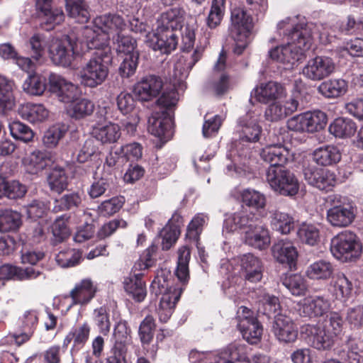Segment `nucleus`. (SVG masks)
Listing matches in <instances>:
<instances>
[{"label": "nucleus", "mask_w": 363, "mask_h": 363, "mask_svg": "<svg viewBox=\"0 0 363 363\" xmlns=\"http://www.w3.org/2000/svg\"><path fill=\"white\" fill-rule=\"evenodd\" d=\"M279 30H283L287 43L277 46L269 51L270 58L282 64L285 69H293L306 57V52L311 46L314 25L297 17L286 18L278 23Z\"/></svg>", "instance_id": "1"}, {"label": "nucleus", "mask_w": 363, "mask_h": 363, "mask_svg": "<svg viewBox=\"0 0 363 363\" xmlns=\"http://www.w3.org/2000/svg\"><path fill=\"white\" fill-rule=\"evenodd\" d=\"M181 18V11L177 8L162 13L157 20L155 32L148 37V45L162 54L175 50L178 43L177 32L182 28Z\"/></svg>", "instance_id": "2"}, {"label": "nucleus", "mask_w": 363, "mask_h": 363, "mask_svg": "<svg viewBox=\"0 0 363 363\" xmlns=\"http://www.w3.org/2000/svg\"><path fill=\"white\" fill-rule=\"evenodd\" d=\"M92 55L90 60L83 65L79 72L81 84L89 88H96L102 84L109 73L108 65L112 56L104 52V55Z\"/></svg>", "instance_id": "3"}, {"label": "nucleus", "mask_w": 363, "mask_h": 363, "mask_svg": "<svg viewBox=\"0 0 363 363\" xmlns=\"http://www.w3.org/2000/svg\"><path fill=\"white\" fill-rule=\"evenodd\" d=\"M230 21V34L235 41L234 52L240 55L250 41L254 27L253 20L244 8L235 7L231 11Z\"/></svg>", "instance_id": "4"}, {"label": "nucleus", "mask_w": 363, "mask_h": 363, "mask_svg": "<svg viewBox=\"0 0 363 363\" xmlns=\"http://www.w3.org/2000/svg\"><path fill=\"white\" fill-rule=\"evenodd\" d=\"M237 132L239 141H236L233 146L238 152V157L250 158L251 157L250 148L245 143H252L259 140L262 132L261 127L257 124V116L252 113H247L240 117L238 121Z\"/></svg>", "instance_id": "5"}, {"label": "nucleus", "mask_w": 363, "mask_h": 363, "mask_svg": "<svg viewBox=\"0 0 363 363\" xmlns=\"http://www.w3.org/2000/svg\"><path fill=\"white\" fill-rule=\"evenodd\" d=\"M330 252L337 259L342 262L354 261L362 254V245L354 233L342 231L331 240Z\"/></svg>", "instance_id": "6"}, {"label": "nucleus", "mask_w": 363, "mask_h": 363, "mask_svg": "<svg viewBox=\"0 0 363 363\" xmlns=\"http://www.w3.org/2000/svg\"><path fill=\"white\" fill-rule=\"evenodd\" d=\"M266 179L271 188L281 195L292 196L298 191L299 182L297 178L284 166L269 167Z\"/></svg>", "instance_id": "7"}, {"label": "nucleus", "mask_w": 363, "mask_h": 363, "mask_svg": "<svg viewBox=\"0 0 363 363\" xmlns=\"http://www.w3.org/2000/svg\"><path fill=\"white\" fill-rule=\"evenodd\" d=\"M326 123V114L321 111L315 110L293 116L288 120L287 128L289 130L298 133H313L323 129Z\"/></svg>", "instance_id": "8"}, {"label": "nucleus", "mask_w": 363, "mask_h": 363, "mask_svg": "<svg viewBox=\"0 0 363 363\" xmlns=\"http://www.w3.org/2000/svg\"><path fill=\"white\" fill-rule=\"evenodd\" d=\"M78 38L72 35H65L60 39L54 40L49 48L50 57L55 65L68 67L71 65L74 55L79 54Z\"/></svg>", "instance_id": "9"}, {"label": "nucleus", "mask_w": 363, "mask_h": 363, "mask_svg": "<svg viewBox=\"0 0 363 363\" xmlns=\"http://www.w3.org/2000/svg\"><path fill=\"white\" fill-rule=\"evenodd\" d=\"M331 207L327 210V221L334 227L345 228L350 225L355 218L354 207L350 203L341 201V196H329Z\"/></svg>", "instance_id": "10"}, {"label": "nucleus", "mask_w": 363, "mask_h": 363, "mask_svg": "<svg viewBox=\"0 0 363 363\" xmlns=\"http://www.w3.org/2000/svg\"><path fill=\"white\" fill-rule=\"evenodd\" d=\"M238 327L244 339L250 344H257L262 335V326L255 316L253 311L245 306H240L237 312Z\"/></svg>", "instance_id": "11"}, {"label": "nucleus", "mask_w": 363, "mask_h": 363, "mask_svg": "<svg viewBox=\"0 0 363 363\" xmlns=\"http://www.w3.org/2000/svg\"><path fill=\"white\" fill-rule=\"evenodd\" d=\"M82 39L78 41L81 45L80 50L84 52V47L85 46L88 50L94 49L95 51L92 55L99 54L104 55V52L108 53V55L112 56L111 47L109 46V37L107 34L93 26H86L83 28L81 32Z\"/></svg>", "instance_id": "12"}, {"label": "nucleus", "mask_w": 363, "mask_h": 363, "mask_svg": "<svg viewBox=\"0 0 363 363\" xmlns=\"http://www.w3.org/2000/svg\"><path fill=\"white\" fill-rule=\"evenodd\" d=\"M335 69L333 60L328 56H316L310 59L302 69V74L313 81H320L331 75Z\"/></svg>", "instance_id": "13"}, {"label": "nucleus", "mask_w": 363, "mask_h": 363, "mask_svg": "<svg viewBox=\"0 0 363 363\" xmlns=\"http://www.w3.org/2000/svg\"><path fill=\"white\" fill-rule=\"evenodd\" d=\"M259 220L249 211L242 208L229 215L224 220L223 231L233 233L240 231L242 233L252 230Z\"/></svg>", "instance_id": "14"}, {"label": "nucleus", "mask_w": 363, "mask_h": 363, "mask_svg": "<svg viewBox=\"0 0 363 363\" xmlns=\"http://www.w3.org/2000/svg\"><path fill=\"white\" fill-rule=\"evenodd\" d=\"M301 333L309 345L319 350L330 349L334 342V338L321 325H304Z\"/></svg>", "instance_id": "15"}, {"label": "nucleus", "mask_w": 363, "mask_h": 363, "mask_svg": "<svg viewBox=\"0 0 363 363\" xmlns=\"http://www.w3.org/2000/svg\"><path fill=\"white\" fill-rule=\"evenodd\" d=\"M303 175L308 184L320 190L329 191L336 184L335 173L328 169L308 166L303 169Z\"/></svg>", "instance_id": "16"}, {"label": "nucleus", "mask_w": 363, "mask_h": 363, "mask_svg": "<svg viewBox=\"0 0 363 363\" xmlns=\"http://www.w3.org/2000/svg\"><path fill=\"white\" fill-rule=\"evenodd\" d=\"M49 89L61 102L69 104L78 96L79 88L63 77L52 73L49 76Z\"/></svg>", "instance_id": "17"}, {"label": "nucleus", "mask_w": 363, "mask_h": 363, "mask_svg": "<svg viewBox=\"0 0 363 363\" xmlns=\"http://www.w3.org/2000/svg\"><path fill=\"white\" fill-rule=\"evenodd\" d=\"M148 131L161 140L167 141L172 136L173 115L168 111L154 113L148 120Z\"/></svg>", "instance_id": "18"}, {"label": "nucleus", "mask_w": 363, "mask_h": 363, "mask_svg": "<svg viewBox=\"0 0 363 363\" xmlns=\"http://www.w3.org/2000/svg\"><path fill=\"white\" fill-rule=\"evenodd\" d=\"M331 308L330 301L323 296H309L299 303L300 314L304 317L315 318L326 314Z\"/></svg>", "instance_id": "19"}, {"label": "nucleus", "mask_w": 363, "mask_h": 363, "mask_svg": "<svg viewBox=\"0 0 363 363\" xmlns=\"http://www.w3.org/2000/svg\"><path fill=\"white\" fill-rule=\"evenodd\" d=\"M96 28L108 35L109 38H115L123 33L127 28L123 18L116 13L104 14L96 17L94 21Z\"/></svg>", "instance_id": "20"}, {"label": "nucleus", "mask_w": 363, "mask_h": 363, "mask_svg": "<svg viewBox=\"0 0 363 363\" xmlns=\"http://www.w3.org/2000/svg\"><path fill=\"white\" fill-rule=\"evenodd\" d=\"M185 52L177 57L174 65V86L177 84L179 86L183 84L192 67L201 59L202 55V50L200 49L195 50L192 54H189L188 52Z\"/></svg>", "instance_id": "21"}, {"label": "nucleus", "mask_w": 363, "mask_h": 363, "mask_svg": "<svg viewBox=\"0 0 363 363\" xmlns=\"http://www.w3.org/2000/svg\"><path fill=\"white\" fill-rule=\"evenodd\" d=\"M272 332L279 342L290 343L296 341L298 329L291 318L283 314L275 316Z\"/></svg>", "instance_id": "22"}, {"label": "nucleus", "mask_w": 363, "mask_h": 363, "mask_svg": "<svg viewBox=\"0 0 363 363\" xmlns=\"http://www.w3.org/2000/svg\"><path fill=\"white\" fill-rule=\"evenodd\" d=\"M91 134L101 144L108 145L118 142L121 136V129L120 125L115 123L97 122L92 126Z\"/></svg>", "instance_id": "23"}, {"label": "nucleus", "mask_w": 363, "mask_h": 363, "mask_svg": "<svg viewBox=\"0 0 363 363\" xmlns=\"http://www.w3.org/2000/svg\"><path fill=\"white\" fill-rule=\"evenodd\" d=\"M240 273L245 281L256 283L262 278V264L260 259L251 253L240 257Z\"/></svg>", "instance_id": "24"}, {"label": "nucleus", "mask_w": 363, "mask_h": 363, "mask_svg": "<svg viewBox=\"0 0 363 363\" xmlns=\"http://www.w3.org/2000/svg\"><path fill=\"white\" fill-rule=\"evenodd\" d=\"M162 88L160 77L149 75L141 79L134 86V93L141 101H150L157 96Z\"/></svg>", "instance_id": "25"}, {"label": "nucleus", "mask_w": 363, "mask_h": 363, "mask_svg": "<svg viewBox=\"0 0 363 363\" xmlns=\"http://www.w3.org/2000/svg\"><path fill=\"white\" fill-rule=\"evenodd\" d=\"M250 363L245 345L233 342L222 350L216 363Z\"/></svg>", "instance_id": "26"}, {"label": "nucleus", "mask_w": 363, "mask_h": 363, "mask_svg": "<svg viewBox=\"0 0 363 363\" xmlns=\"http://www.w3.org/2000/svg\"><path fill=\"white\" fill-rule=\"evenodd\" d=\"M296 96L290 97L282 104L274 102L266 109L264 116L267 121H278L296 111L298 106Z\"/></svg>", "instance_id": "27"}, {"label": "nucleus", "mask_w": 363, "mask_h": 363, "mask_svg": "<svg viewBox=\"0 0 363 363\" xmlns=\"http://www.w3.org/2000/svg\"><path fill=\"white\" fill-rule=\"evenodd\" d=\"M91 328L87 323L79 324L73 328L66 335L63 340L62 347L67 348L72 342L73 345L71 353L82 349L88 341Z\"/></svg>", "instance_id": "28"}, {"label": "nucleus", "mask_w": 363, "mask_h": 363, "mask_svg": "<svg viewBox=\"0 0 363 363\" xmlns=\"http://www.w3.org/2000/svg\"><path fill=\"white\" fill-rule=\"evenodd\" d=\"M254 294L259 313L269 317L280 309L279 298L274 295L269 294L264 289L258 288L254 291Z\"/></svg>", "instance_id": "29"}, {"label": "nucleus", "mask_w": 363, "mask_h": 363, "mask_svg": "<svg viewBox=\"0 0 363 363\" xmlns=\"http://www.w3.org/2000/svg\"><path fill=\"white\" fill-rule=\"evenodd\" d=\"M260 157L269 167H281L289 160V152L281 145H269L262 150Z\"/></svg>", "instance_id": "30"}, {"label": "nucleus", "mask_w": 363, "mask_h": 363, "mask_svg": "<svg viewBox=\"0 0 363 363\" xmlns=\"http://www.w3.org/2000/svg\"><path fill=\"white\" fill-rule=\"evenodd\" d=\"M283 94L282 86L276 82L270 81L262 83L256 86L251 93L257 100L263 104L279 99Z\"/></svg>", "instance_id": "31"}, {"label": "nucleus", "mask_w": 363, "mask_h": 363, "mask_svg": "<svg viewBox=\"0 0 363 363\" xmlns=\"http://www.w3.org/2000/svg\"><path fill=\"white\" fill-rule=\"evenodd\" d=\"M96 287L89 279H84L70 291L69 296L72 299V305L87 304L95 296Z\"/></svg>", "instance_id": "32"}, {"label": "nucleus", "mask_w": 363, "mask_h": 363, "mask_svg": "<svg viewBox=\"0 0 363 363\" xmlns=\"http://www.w3.org/2000/svg\"><path fill=\"white\" fill-rule=\"evenodd\" d=\"M274 258L281 264H286L290 267L294 264L298 257L296 248L291 242L286 240H279L272 248Z\"/></svg>", "instance_id": "33"}, {"label": "nucleus", "mask_w": 363, "mask_h": 363, "mask_svg": "<svg viewBox=\"0 0 363 363\" xmlns=\"http://www.w3.org/2000/svg\"><path fill=\"white\" fill-rule=\"evenodd\" d=\"M52 162L53 160L50 152L39 150L33 152L23 160L26 172L31 174H38L50 167Z\"/></svg>", "instance_id": "34"}, {"label": "nucleus", "mask_w": 363, "mask_h": 363, "mask_svg": "<svg viewBox=\"0 0 363 363\" xmlns=\"http://www.w3.org/2000/svg\"><path fill=\"white\" fill-rule=\"evenodd\" d=\"M13 89V81L0 74V114H4L14 108L16 100Z\"/></svg>", "instance_id": "35"}, {"label": "nucleus", "mask_w": 363, "mask_h": 363, "mask_svg": "<svg viewBox=\"0 0 363 363\" xmlns=\"http://www.w3.org/2000/svg\"><path fill=\"white\" fill-rule=\"evenodd\" d=\"M245 235V242L255 248L262 250L267 247L270 243L269 231L259 221L257 223L255 228Z\"/></svg>", "instance_id": "36"}, {"label": "nucleus", "mask_w": 363, "mask_h": 363, "mask_svg": "<svg viewBox=\"0 0 363 363\" xmlns=\"http://www.w3.org/2000/svg\"><path fill=\"white\" fill-rule=\"evenodd\" d=\"M341 153L334 145H325L315 149L313 152V160L322 166L333 165L340 161Z\"/></svg>", "instance_id": "37"}, {"label": "nucleus", "mask_w": 363, "mask_h": 363, "mask_svg": "<svg viewBox=\"0 0 363 363\" xmlns=\"http://www.w3.org/2000/svg\"><path fill=\"white\" fill-rule=\"evenodd\" d=\"M18 113L22 118L30 123L42 122L49 116L48 110L43 104L32 103L21 105Z\"/></svg>", "instance_id": "38"}, {"label": "nucleus", "mask_w": 363, "mask_h": 363, "mask_svg": "<svg viewBox=\"0 0 363 363\" xmlns=\"http://www.w3.org/2000/svg\"><path fill=\"white\" fill-rule=\"evenodd\" d=\"M38 317L36 311H26L21 318L22 333L19 335H15L14 339L18 345L23 344L28 341L34 333V330L38 324Z\"/></svg>", "instance_id": "39"}, {"label": "nucleus", "mask_w": 363, "mask_h": 363, "mask_svg": "<svg viewBox=\"0 0 363 363\" xmlns=\"http://www.w3.org/2000/svg\"><path fill=\"white\" fill-rule=\"evenodd\" d=\"M67 114L72 118L79 120L91 116L94 111V104L88 99L77 97L69 103Z\"/></svg>", "instance_id": "40"}, {"label": "nucleus", "mask_w": 363, "mask_h": 363, "mask_svg": "<svg viewBox=\"0 0 363 363\" xmlns=\"http://www.w3.org/2000/svg\"><path fill=\"white\" fill-rule=\"evenodd\" d=\"M318 90L326 98H337L347 91V82L342 79H332L322 82Z\"/></svg>", "instance_id": "41"}, {"label": "nucleus", "mask_w": 363, "mask_h": 363, "mask_svg": "<svg viewBox=\"0 0 363 363\" xmlns=\"http://www.w3.org/2000/svg\"><path fill=\"white\" fill-rule=\"evenodd\" d=\"M332 293L336 299L345 302L351 297L353 291L352 281L342 273L337 274L331 283Z\"/></svg>", "instance_id": "42"}, {"label": "nucleus", "mask_w": 363, "mask_h": 363, "mask_svg": "<svg viewBox=\"0 0 363 363\" xmlns=\"http://www.w3.org/2000/svg\"><path fill=\"white\" fill-rule=\"evenodd\" d=\"M125 291L132 296L138 302L143 301L147 295L145 282L142 280L140 274L127 277L124 281Z\"/></svg>", "instance_id": "43"}, {"label": "nucleus", "mask_w": 363, "mask_h": 363, "mask_svg": "<svg viewBox=\"0 0 363 363\" xmlns=\"http://www.w3.org/2000/svg\"><path fill=\"white\" fill-rule=\"evenodd\" d=\"M333 272V266L330 262L320 259L310 264L306 274L311 279L328 280L332 277Z\"/></svg>", "instance_id": "44"}, {"label": "nucleus", "mask_w": 363, "mask_h": 363, "mask_svg": "<svg viewBox=\"0 0 363 363\" xmlns=\"http://www.w3.org/2000/svg\"><path fill=\"white\" fill-rule=\"evenodd\" d=\"M66 10L69 16L78 23H86L90 18L89 6L84 0H67Z\"/></svg>", "instance_id": "45"}, {"label": "nucleus", "mask_w": 363, "mask_h": 363, "mask_svg": "<svg viewBox=\"0 0 363 363\" xmlns=\"http://www.w3.org/2000/svg\"><path fill=\"white\" fill-rule=\"evenodd\" d=\"M270 223L274 230L281 234H288L294 228L293 217L278 210L270 212Z\"/></svg>", "instance_id": "46"}, {"label": "nucleus", "mask_w": 363, "mask_h": 363, "mask_svg": "<svg viewBox=\"0 0 363 363\" xmlns=\"http://www.w3.org/2000/svg\"><path fill=\"white\" fill-rule=\"evenodd\" d=\"M329 131L336 138H349L357 131V125L350 118H338L330 125Z\"/></svg>", "instance_id": "47"}, {"label": "nucleus", "mask_w": 363, "mask_h": 363, "mask_svg": "<svg viewBox=\"0 0 363 363\" xmlns=\"http://www.w3.org/2000/svg\"><path fill=\"white\" fill-rule=\"evenodd\" d=\"M297 236L302 243L315 246L320 241V229L318 225L302 223L297 230Z\"/></svg>", "instance_id": "48"}, {"label": "nucleus", "mask_w": 363, "mask_h": 363, "mask_svg": "<svg viewBox=\"0 0 363 363\" xmlns=\"http://www.w3.org/2000/svg\"><path fill=\"white\" fill-rule=\"evenodd\" d=\"M22 89L29 95L40 96L46 89V79L37 73L30 74L23 82Z\"/></svg>", "instance_id": "49"}, {"label": "nucleus", "mask_w": 363, "mask_h": 363, "mask_svg": "<svg viewBox=\"0 0 363 363\" xmlns=\"http://www.w3.org/2000/svg\"><path fill=\"white\" fill-rule=\"evenodd\" d=\"M21 224V216L17 211L6 209L0 213V232L16 230Z\"/></svg>", "instance_id": "50"}, {"label": "nucleus", "mask_w": 363, "mask_h": 363, "mask_svg": "<svg viewBox=\"0 0 363 363\" xmlns=\"http://www.w3.org/2000/svg\"><path fill=\"white\" fill-rule=\"evenodd\" d=\"M191 257L190 250L183 246L178 250V260L176 275L182 282H186L189 278V262Z\"/></svg>", "instance_id": "51"}, {"label": "nucleus", "mask_w": 363, "mask_h": 363, "mask_svg": "<svg viewBox=\"0 0 363 363\" xmlns=\"http://www.w3.org/2000/svg\"><path fill=\"white\" fill-rule=\"evenodd\" d=\"M68 131V126L64 123H57L49 128L44 133L43 141L49 148L55 147Z\"/></svg>", "instance_id": "52"}, {"label": "nucleus", "mask_w": 363, "mask_h": 363, "mask_svg": "<svg viewBox=\"0 0 363 363\" xmlns=\"http://www.w3.org/2000/svg\"><path fill=\"white\" fill-rule=\"evenodd\" d=\"M82 201L80 194L69 192L55 200L53 210L56 212L72 210L78 208Z\"/></svg>", "instance_id": "53"}, {"label": "nucleus", "mask_w": 363, "mask_h": 363, "mask_svg": "<svg viewBox=\"0 0 363 363\" xmlns=\"http://www.w3.org/2000/svg\"><path fill=\"white\" fill-rule=\"evenodd\" d=\"M48 182L52 191L60 194L68 186V177L62 167H55L50 174Z\"/></svg>", "instance_id": "54"}, {"label": "nucleus", "mask_w": 363, "mask_h": 363, "mask_svg": "<svg viewBox=\"0 0 363 363\" xmlns=\"http://www.w3.org/2000/svg\"><path fill=\"white\" fill-rule=\"evenodd\" d=\"M283 284L294 296H300L305 294L308 285L304 277L299 274H291L286 277Z\"/></svg>", "instance_id": "55"}, {"label": "nucleus", "mask_w": 363, "mask_h": 363, "mask_svg": "<svg viewBox=\"0 0 363 363\" xmlns=\"http://www.w3.org/2000/svg\"><path fill=\"white\" fill-rule=\"evenodd\" d=\"M241 200L243 204L257 210L264 208L266 198L264 194L254 189H247L242 191Z\"/></svg>", "instance_id": "56"}, {"label": "nucleus", "mask_w": 363, "mask_h": 363, "mask_svg": "<svg viewBox=\"0 0 363 363\" xmlns=\"http://www.w3.org/2000/svg\"><path fill=\"white\" fill-rule=\"evenodd\" d=\"M208 220V216L204 213H197L187 226L186 237L191 240L198 242L204 225Z\"/></svg>", "instance_id": "57"}, {"label": "nucleus", "mask_w": 363, "mask_h": 363, "mask_svg": "<svg viewBox=\"0 0 363 363\" xmlns=\"http://www.w3.org/2000/svg\"><path fill=\"white\" fill-rule=\"evenodd\" d=\"M82 259V252L75 249H67L57 254L55 260L62 268L72 267L78 264Z\"/></svg>", "instance_id": "58"}, {"label": "nucleus", "mask_w": 363, "mask_h": 363, "mask_svg": "<svg viewBox=\"0 0 363 363\" xmlns=\"http://www.w3.org/2000/svg\"><path fill=\"white\" fill-rule=\"evenodd\" d=\"M39 18L41 28L50 30L64 21L65 15L61 9L55 8L40 16Z\"/></svg>", "instance_id": "59"}, {"label": "nucleus", "mask_w": 363, "mask_h": 363, "mask_svg": "<svg viewBox=\"0 0 363 363\" xmlns=\"http://www.w3.org/2000/svg\"><path fill=\"white\" fill-rule=\"evenodd\" d=\"M179 297L166 294L162 296L158 308L159 319L162 323H166L171 317Z\"/></svg>", "instance_id": "60"}, {"label": "nucleus", "mask_w": 363, "mask_h": 363, "mask_svg": "<svg viewBox=\"0 0 363 363\" xmlns=\"http://www.w3.org/2000/svg\"><path fill=\"white\" fill-rule=\"evenodd\" d=\"M179 234L180 230L178 225L167 223L160 233V235L162 238V250H169L176 243Z\"/></svg>", "instance_id": "61"}, {"label": "nucleus", "mask_w": 363, "mask_h": 363, "mask_svg": "<svg viewBox=\"0 0 363 363\" xmlns=\"http://www.w3.org/2000/svg\"><path fill=\"white\" fill-rule=\"evenodd\" d=\"M333 338L341 334L343 329V320L337 312H331L321 325Z\"/></svg>", "instance_id": "62"}, {"label": "nucleus", "mask_w": 363, "mask_h": 363, "mask_svg": "<svg viewBox=\"0 0 363 363\" xmlns=\"http://www.w3.org/2000/svg\"><path fill=\"white\" fill-rule=\"evenodd\" d=\"M155 328V318L152 315H147L140 323L138 331L140 341L143 345H149L150 343L154 337Z\"/></svg>", "instance_id": "63"}, {"label": "nucleus", "mask_w": 363, "mask_h": 363, "mask_svg": "<svg viewBox=\"0 0 363 363\" xmlns=\"http://www.w3.org/2000/svg\"><path fill=\"white\" fill-rule=\"evenodd\" d=\"M340 356L349 363H360L363 362V350L354 341L348 342L340 352Z\"/></svg>", "instance_id": "64"}]
</instances>
